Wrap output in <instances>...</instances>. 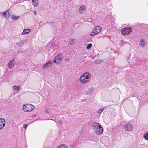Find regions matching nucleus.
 Wrapping results in <instances>:
<instances>
[{
  "mask_svg": "<svg viewBox=\"0 0 148 148\" xmlns=\"http://www.w3.org/2000/svg\"><path fill=\"white\" fill-rule=\"evenodd\" d=\"M92 126L94 129L95 133L99 135L103 133V128L98 123H92Z\"/></svg>",
  "mask_w": 148,
  "mask_h": 148,
  "instance_id": "f03ea898",
  "label": "nucleus"
},
{
  "mask_svg": "<svg viewBox=\"0 0 148 148\" xmlns=\"http://www.w3.org/2000/svg\"><path fill=\"white\" fill-rule=\"evenodd\" d=\"M53 63V62L51 61H48L47 63L45 64L44 65H49L51 64L52 65V64Z\"/></svg>",
  "mask_w": 148,
  "mask_h": 148,
  "instance_id": "412c9836",
  "label": "nucleus"
},
{
  "mask_svg": "<svg viewBox=\"0 0 148 148\" xmlns=\"http://www.w3.org/2000/svg\"><path fill=\"white\" fill-rule=\"evenodd\" d=\"M35 107L32 104H24L23 107V110L25 112H30L33 110Z\"/></svg>",
  "mask_w": 148,
  "mask_h": 148,
  "instance_id": "7ed1b4c3",
  "label": "nucleus"
},
{
  "mask_svg": "<svg viewBox=\"0 0 148 148\" xmlns=\"http://www.w3.org/2000/svg\"><path fill=\"white\" fill-rule=\"evenodd\" d=\"M48 65H43V68L45 69V67L47 68V67H48Z\"/></svg>",
  "mask_w": 148,
  "mask_h": 148,
  "instance_id": "393cba45",
  "label": "nucleus"
},
{
  "mask_svg": "<svg viewBox=\"0 0 148 148\" xmlns=\"http://www.w3.org/2000/svg\"><path fill=\"white\" fill-rule=\"evenodd\" d=\"M59 123L60 124H62L63 123V121H62V120H59Z\"/></svg>",
  "mask_w": 148,
  "mask_h": 148,
  "instance_id": "a878e982",
  "label": "nucleus"
},
{
  "mask_svg": "<svg viewBox=\"0 0 148 148\" xmlns=\"http://www.w3.org/2000/svg\"><path fill=\"white\" fill-rule=\"evenodd\" d=\"M85 11V6L82 5L80 7L79 10V12L80 13H82Z\"/></svg>",
  "mask_w": 148,
  "mask_h": 148,
  "instance_id": "ddd939ff",
  "label": "nucleus"
},
{
  "mask_svg": "<svg viewBox=\"0 0 148 148\" xmlns=\"http://www.w3.org/2000/svg\"><path fill=\"white\" fill-rule=\"evenodd\" d=\"M69 59L68 58H66L65 59V61L66 62L68 61H69Z\"/></svg>",
  "mask_w": 148,
  "mask_h": 148,
  "instance_id": "c756f323",
  "label": "nucleus"
},
{
  "mask_svg": "<svg viewBox=\"0 0 148 148\" xmlns=\"http://www.w3.org/2000/svg\"><path fill=\"white\" fill-rule=\"evenodd\" d=\"M19 86H18L15 85L13 86L14 90L17 89L18 91H19Z\"/></svg>",
  "mask_w": 148,
  "mask_h": 148,
  "instance_id": "aec40b11",
  "label": "nucleus"
},
{
  "mask_svg": "<svg viewBox=\"0 0 148 148\" xmlns=\"http://www.w3.org/2000/svg\"><path fill=\"white\" fill-rule=\"evenodd\" d=\"M57 148H68L66 145L65 144L59 145Z\"/></svg>",
  "mask_w": 148,
  "mask_h": 148,
  "instance_id": "2eb2a0df",
  "label": "nucleus"
},
{
  "mask_svg": "<svg viewBox=\"0 0 148 148\" xmlns=\"http://www.w3.org/2000/svg\"><path fill=\"white\" fill-rule=\"evenodd\" d=\"M5 123V120L3 118H0V130L4 127Z\"/></svg>",
  "mask_w": 148,
  "mask_h": 148,
  "instance_id": "6e6552de",
  "label": "nucleus"
},
{
  "mask_svg": "<svg viewBox=\"0 0 148 148\" xmlns=\"http://www.w3.org/2000/svg\"><path fill=\"white\" fill-rule=\"evenodd\" d=\"M19 16H16L14 15H12L11 16V18L13 20H16L19 18Z\"/></svg>",
  "mask_w": 148,
  "mask_h": 148,
  "instance_id": "f3484780",
  "label": "nucleus"
},
{
  "mask_svg": "<svg viewBox=\"0 0 148 148\" xmlns=\"http://www.w3.org/2000/svg\"><path fill=\"white\" fill-rule=\"evenodd\" d=\"M45 112L46 113H48L49 112H48V109H46V110H45Z\"/></svg>",
  "mask_w": 148,
  "mask_h": 148,
  "instance_id": "c85d7f7f",
  "label": "nucleus"
},
{
  "mask_svg": "<svg viewBox=\"0 0 148 148\" xmlns=\"http://www.w3.org/2000/svg\"><path fill=\"white\" fill-rule=\"evenodd\" d=\"M101 28L99 26H97L94 27L92 32L90 34V36H93L99 33L101 30Z\"/></svg>",
  "mask_w": 148,
  "mask_h": 148,
  "instance_id": "39448f33",
  "label": "nucleus"
},
{
  "mask_svg": "<svg viewBox=\"0 0 148 148\" xmlns=\"http://www.w3.org/2000/svg\"><path fill=\"white\" fill-rule=\"evenodd\" d=\"M27 124H25L23 125V127L24 128H26L27 127Z\"/></svg>",
  "mask_w": 148,
  "mask_h": 148,
  "instance_id": "b1692460",
  "label": "nucleus"
},
{
  "mask_svg": "<svg viewBox=\"0 0 148 148\" xmlns=\"http://www.w3.org/2000/svg\"><path fill=\"white\" fill-rule=\"evenodd\" d=\"M139 44L140 46L144 47H145V45L146 44V43L144 39H142L140 40Z\"/></svg>",
  "mask_w": 148,
  "mask_h": 148,
  "instance_id": "9b49d317",
  "label": "nucleus"
},
{
  "mask_svg": "<svg viewBox=\"0 0 148 148\" xmlns=\"http://www.w3.org/2000/svg\"><path fill=\"white\" fill-rule=\"evenodd\" d=\"M7 67L9 68H11L12 67V65H7Z\"/></svg>",
  "mask_w": 148,
  "mask_h": 148,
  "instance_id": "bb28decb",
  "label": "nucleus"
},
{
  "mask_svg": "<svg viewBox=\"0 0 148 148\" xmlns=\"http://www.w3.org/2000/svg\"><path fill=\"white\" fill-rule=\"evenodd\" d=\"M91 78V75L89 72H85L81 76L79 81L82 83H86L90 81Z\"/></svg>",
  "mask_w": 148,
  "mask_h": 148,
  "instance_id": "f257e3e1",
  "label": "nucleus"
},
{
  "mask_svg": "<svg viewBox=\"0 0 148 148\" xmlns=\"http://www.w3.org/2000/svg\"><path fill=\"white\" fill-rule=\"evenodd\" d=\"M145 139L148 141V132L145 133L143 136Z\"/></svg>",
  "mask_w": 148,
  "mask_h": 148,
  "instance_id": "a211bd4d",
  "label": "nucleus"
},
{
  "mask_svg": "<svg viewBox=\"0 0 148 148\" xmlns=\"http://www.w3.org/2000/svg\"><path fill=\"white\" fill-rule=\"evenodd\" d=\"M104 60H101L99 59L95 60L94 62L96 64H99L102 63L103 62Z\"/></svg>",
  "mask_w": 148,
  "mask_h": 148,
  "instance_id": "4468645a",
  "label": "nucleus"
},
{
  "mask_svg": "<svg viewBox=\"0 0 148 148\" xmlns=\"http://www.w3.org/2000/svg\"><path fill=\"white\" fill-rule=\"evenodd\" d=\"M132 29L130 27H125L122 29L121 31L122 34L126 35L128 34L132 31Z\"/></svg>",
  "mask_w": 148,
  "mask_h": 148,
  "instance_id": "20e7f679",
  "label": "nucleus"
},
{
  "mask_svg": "<svg viewBox=\"0 0 148 148\" xmlns=\"http://www.w3.org/2000/svg\"><path fill=\"white\" fill-rule=\"evenodd\" d=\"M2 15L6 18H8L10 15V10H8L6 11L3 12Z\"/></svg>",
  "mask_w": 148,
  "mask_h": 148,
  "instance_id": "1a4fd4ad",
  "label": "nucleus"
},
{
  "mask_svg": "<svg viewBox=\"0 0 148 148\" xmlns=\"http://www.w3.org/2000/svg\"><path fill=\"white\" fill-rule=\"evenodd\" d=\"M104 108H100L98 110V113L101 114L104 110Z\"/></svg>",
  "mask_w": 148,
  "mask_h": 148,
  "instance_id": "6ab92c4d",
  "label": "nucleus"
},
{
  "mask_svg": "<svg viewBox=\"0 0 148 148\" xmlns=\"http://www.w3.org/2000/svg\"><path fill=\"white\" fill-rule=\"evenodd\" d=\"M33 12L35 15H36V11H33Z\"/></svg>",
  "mask_w": 148,
  "mask_h": 148,
  "instance_id": "cd10ccee",
  "label": "nucleus"
},
{
  "mask_svg": "<svg viewBox=\"0 0 148 148\" xmlns=\"http://www.w3.org/2000/svg\"><path fill=\"white\" fill-rule=\"evenodd\" d=\"M92 45L91 43H90V44H88L87 45V46L86 47L87 49H90Z\"/></svg>",
  "mask_w": 148,
  "mask_h": 148,
  "instance_id": "4be33fe9",
  "label": "nucleus"
},
{
  "mask_svg": "<svg viewBox=\"0 0 148 148\" xmlns=\"http://www.w3.org/2000/svg\"><path fill=\"white\" fill-rule=\"evenodd\" d=\"M16 45H17L18 46H20V44L19 43H17Z\"/></svg>",
  "mask_w": 148,
  "mask_h": 148,
  "instance_id": "7c9ffc66",
  "label": "nucleus"
},
{
  "mask_svg": "<svg viewBox=\"0 0 148 148\" xmlns=\"http://www.w3.org/2000/svg\"><path fill=\"white\" fill-rule=\"evenodd\" d=\"M14 61L13 60H11L10 62L8 63V65H12L13 62Z\"/></svg>",
  "mask_w": 148,
  "mask_h": 148,
  "instance_id": "5701e85b",
  "label": "nucleus"
},
{
  "mask_svg": "<svg viewBox=\"0 0 148 148\" xmlns=\"http://www.w3.org/2000/svg\"><path fill=\"white\" fill-rule=\"evenodd\" d=\"M38 0H32L33 5L35 6H37L38 4Z\"/></svg>",
  "mask_w": 148,
  "mask_h": 148,
  "instance_id": "dca6fc26",
  "label": "nucleus"
},
{
  "mask_svg": "<svg viewBox=\"0 0 148 148\" xmlns=\"http://www.w3.org/2000/svg\"><path fill=\"white\" fill-rule=\"evenodd\" d=\"M94 90V87H91L90 88L88 89V90L85 92L86 94L88 95L91 94L93 92Z\"/></svg>",
  "mask_w": 148,
  "mask_h": 148,
  "instance_id": "9d476101",
  "label": "nucleus"
},
{
  "mask_svg": "<svg viewBox=\"0 0 148 148\" xmlns=\"http://www.w3.org/2000/svg\"><path fill=\"white\" fill-rule=\"evenodd\" d=\"M133 126L129 123L125 124L124 126L125 130L128 131H131L133 129Z\"/></svg>",
  "mask_w": 148,
  "mask_h": 148,
  "instance_id": "0eeeda50",
  "label": "nucleus"
},
{
  "mask_svg": "<svg viewBox=\"0 0 148 148\" xmlns=\"http://www.w3.org/2000/svg\"><path fill=\"white\" fill-rule=\"evenodd\" d=\"M62 58L63 56L62 54H58L55 56L53 60V62L56 64H59L62 61Z\"/></svg>",
  "mask_w": 148,
  "mask_h": 148,
  "instance_id": "423d86ee",
  "label": "nucleus"
},
{
  "mask_svg": "<svg viewBox=\"0 0 148 148\" xmlns=\"http://www.w3.org/2000/svg\"><path fill=\"white\" fill-rule=\"evenodd\" d=\"M31 30L29 29H24L22 32V34H26L29 33L31 31Z\"/></svg>",
  "mask_w": 148,
  "mask_h": 148,
  "instance_id": "f8f14e48",
  "label": "nucleus"
}]
</instances>
